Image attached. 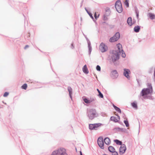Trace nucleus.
<instances>
[{"label":"nucleus","mask_w":155,"mask_h":155,"mask_svg":"<svg viewBox=\"0 0 155 155\" xmlns=\"http://www.w3.org/2000/svg\"><path fill=\"white\" fill-rule=\"evenodd\" d=\"M117 46L118 48H122L121 45L119 43L117 44Z\"/></svg>","instance_id":"nucleus-35"},{"label":"nucleus","mask_w":155,"mask_h":155,"mask_svg":"<svg viewBox=\"0 0 155 155\" xmlns=\"http://www.w3.org/2000/svg\"><path fill=\"white\" fill-rule=\"evenodd\" d=\"M140 29V26H135L134 28V30L135 32H138L139 31Z\"/></svg>","instance_id":"nucleus-25"},{"label":"nucleus","mask_w":155,"mask_h":155,"mask_svg":"<svg viewBox=\"0 0 155 155\" xmlns=\"http://www.w3.org/2000/svg\"><path fill=\"white\" fill-rule=\"evenodd\" d=\"M122 51V54L121 55L122 57H123V58H125L126 57V54H125L123 50V49H120V51Z\"/></svg>","instance_id":"nucleus-30"},{"label":"nucleus","mask_w":155,"mask_h":155,"mask_svg":"<svg viewBox=\"0 0 155 155\" xmlns=\"http://www.w3.org/2000/svg\"><path fill=\"white\" fill-rule=\"evenodd\" d=\"M148 16L149 17L152 19H154L155 18V15L152 13H149L148 14Z\"/></svg>","instance_id":"nucleus-27"},{"label":"nucleus","mask_w":155,"mask_h":155,"mask_svg":"<svg viewBox=\"0 0 155 155\" xmlns=\"http://www.w3.org/2000/svg\"><path fill=\"white\" fill-rule=\"evenodd\" d=\"M83 72L85 74H87L89 73V71L87 69V66L85 65L82 68Z\"/></svg>","instance_id":"nucleus-14"},{"label":"nucleus","mask_w":155,"mask_h":155,"mask_svg":"<svg viewBox=\"0 0 155 155\" xmlns=\"http://www.w3.org/2000/svg\"><path fill=\"white\" fill-rule=\"evenodd\" d=\"M117 116L118 117V118L119 119H120V117L119 115H117Z\"/></svg>","instance_id":"nucleus-44"},{"label":"nucleus","mask_w":155,"mask_h":155,"mask_svg":"<svg viewBox=\"0 0 155 155\" xmlns=\"http://www.w3.org/2000/svg\"><path fill=\"white\" fill-rule=\"evenodd\" d=\"M108 150L111 153L115 151L114 148L112 146H110L108 148Z\"/></svg>","instance_id":"nucleus-20"},{"label":"nucleus","mask_w":155,"mask_h":155,"mask_svg":"<svg viewBox=\"0 0 155 155\" xmlns=\"http://www.w3.org/2000/svg\"><path fill=\"white\" fill-rule=\"evenodd\" d=\"M118 74L116 70H114L111 71L110 73V76L113 79H115L118 77Z\"/></svg>","instance_id":"nucleus-8"},{"label":"nucleus","mask_w":155,"mask_h":155,"mask_svg":"<svg viewBox=\"0 0 155 155\" xmlns=\"http://www.w3.org/2000/svg\"><path fill=\"white\" fill-rule=\"evenodd\" d=\"M138 14H137V17H138Z\"/></svg>","instance_id":"nucleus-48"},{"label":"nucleus","mask_w":155,"mask_h":155,"mask_svg":"<svg viewBox=\"0 0 155 155\" xmlns=\"http://www.w3.org/2000/svg\"><path fill=\"white\" fill-rule=\"evenodd\" d=\"M140 123L139 122V129H140Z\"/></svg>","instance_id":"nucleus-45"},{"label":"nucleus","mask_w":155,"mask_h":155,"mask_svg":"<svg viewBox=\"0 0 155 155\" xmlns=\"http://www.w3.org/2000/svg\"><path fill=\"white\" fill-rule=\"evenodd\" d=\"M124 122L125 124L126 127H128L129 126V123L128 122V121L127 120H124Z\"/></svg>","instance_id":"nucleus-29"},{"label":"nucleus","mask_w":155,"mask_h":155,"mask_svg":"<svg viewBox=\"0 0 155 155\" xmlns=\"http://www.w3.org/2000/svg\"><path fill=\"white\" fill-rule=\"evenodd\" d=\"M89 48H90V45H89Z\"/></svg>","instance_id":"nucleus-46"},{"label":"nucleus","mask_w":155,"mask_h":155,"mask_svg":"<svg viewBox=\"0 0 155 155\" xmlns=\"http://www.w3.org/2000/svg\"><path fill=\"white\" fill-rule=\"evenodd\" d=\"M107 48V46L103 43H101L100 45V48Z\"/></svg>","instance_id":"nucleus-26"},{"label":"nucleus","mask_w":155,"mask_h":155,"mask_svg":"<svg viewBox=\"0 0 155 155\" xmlns=\"http://www.w3.org/2000/svg\"><path fill=\"white\" fill-rule=\"evenodd\" d=\"M143 98L145 99H149L150 100H152L153 99V97L151 95H145L144 96H143Z\"/></svg>","instance_id":"nucleus-18"},{"label":"nucleus","mask_w":155,"mask_h":155,"mask_svg":"<svg viewBox=\"0 0 155 155\" xmlns=\"http://www.w3.org/2000/svg\"><path fill=\"white\" fill-rule=\"evenodd\" d=\"M147 87L143 88L141 91L140 95L142 97L147 95L153 93V90L151 84L148 83L147 84Z\"/></svg>","instance_id":"nucleus-2"},{"label":"nucleus","mask_w":155,"mask_h":155,"mask_svg":"<svg viewBox=\"0 0 155 155\" xmlns=\"http://www.w3.org/2000/svg\"><path fill=\"white\" fill-rule=\"evenodd\" d=\"M83 100L85 103L87 104H90L91 102H92L94 100V99H92L91 100H89L87 98H84L83 99Z\"/></svg>","instance_id":"nucleus-17"},{"label":"nucleus","mask_w":155,"mask_h":155,"mask_svg":"<svg viewBox=\"0 0 155 155\" xmlns=\"http://www.w3.org/2000/svg\"><path fill=\"white\" fill-rule=\"evenodd\" d=\"M9 94V93L8 92H5L4 94V95H3V96L4 97H7V96Z\"/></svg>","instance_id":"nucleus-37"},{"label":"nucleus","mask_w":155,"mask_h":155,"mask_svg":"<svg viewBox=\"0 0 155 155\" xmlns=\"http://www.w3.org/2000/svg\"><path fill=\"white\" fill-rule=\"evenodd\" d=\"M108 49H99V52L102 53H104L107 51Z\"/></svg>","instance_id":"nucleus-32"},{"label":"nucleus","mask_w":155,"mask_h":155,"mask_svg":"<svg viewBox=\"0 0 155 155\" xmlns=\"http://www.w3.org/2000/svg\"><path fill=\"white\" fill-rule=\"evenodd\" d=\"M115 8L119 13H121L123 11L121 3L120 0L117 1L115 4Z\"/></svg>","instance_id":"nucleus-5"},{"label":"nucleus","mask_w":155,"mask_h":155,"mask_svg":"<svg viewBox=\"0 0 155 155\" xmlns=\"http://www.w3.org/2000/svg\"><path fill=\"white\" fill-rule=\"evenodd\" d=\"M29 46H28V45H26V46H25V48H29Z\"/></svg>","instance_id":"nucleus-41"},{"label":"nucleus","mask_w":155,"mask_h":155,"mask_svg":"<svg viewBox=\"0 0 155 155\" xmlns=\"http://www.w3.org/2000/svg\"><path fill=\"white\" fill-rule=\"evenodd\" d=\"M131 106L134 108L136 109H137V103L136 101H134L131 103Z\"/></svg>","instance_id":"nucleus-21"},{"label":"nucleus","mask_w":155,"mask_h":155,"mask_svg":"<svg viewBox=\"0 0 155 155\" xmlns=\"http://www.w3.org/2000/svg\"><path fill=\"white\" fill-rule=\"evenodd\" d=\"M22 89L26 90L27 87V84H24L21 87Z\"/></svg>","instance_id":"nucleus-31"},{"label":"nucleus","mask_w":155,"mask_h":155,"mask_svg":"<svg viewBox=\"0 0 155 155\" xmlns=\"http://www.w3.org/2000/svg\"><path fill=\"white\" fill-rule=\"evenodd\" d=\"M96 69L97 71H100L101 70L100 66L99 65H97L96 67Z\"/></svg>","instance_id":"nucleus-33"},{"label":"nucleus","mask_w":155,"mask_h":155,"mask_svg":"<svg viewBox=\"0 0 155 155\" xmlns=\"http://www.w3.org/2000/svg\"><path fill=\"white\" fill-rule=\"evenodd\" d=\"M154 78H155V69H154Z\"/></svg>","instance_id":"nucleus-42"},{"label":"nucleus","mask_w":155,"mask_h":155,"mask_svg":"<svg viewBox=\"0 0 155 155\" xmlns=\"http://www.w3.org/2000/svg\"><path fill=\"white\" fill-rule=\"evenodd\" d=\"M153 68H152L150 69V70L149 71V73H151L152 72V71L153 70Z\"/></svg>","instance_id":"nucleus-40"},{"label":"nucleus","mask_w":155,"mask_h":155,"mask_svg":"<svg viewBox=\"0 0 155 155\" xmlns=\"http://www.w3.org/2000/svg\"><path fill=\"white\" fill-rule=\"evenodd\" d=\"M114 141L118 145H122V142L121 141L117 139H115L114 140Z\"/></svg>","instance_id":"nucleus-19"},{"label":"nucleus","mask_w":155,"mask_h":155,"mask_svg":"<svg viewBox=\"0 0 155 155\" xmlns=\"http://www.w3.org/2000/svg\"><path fill=\"white\" fill-rule=\"evenodd\" d=\"M88 53L89 55H90L92 51V49H88Z\"/></svg>","instance_id":"nucleus-39"},{"label":"nucleus","mask_w":155,"mask_h":155,"mask_svg":"<svg viewBox=\"0 0 155 155\" xmlns=\"http://www.w3.org/2000/svg\"><path fill=\"white\" fill-rule=\"evenodd\" d=\"M113 130L116 132L121 131L125 132L126 129L125 128H120L119 127H117L114 128Z\"/></svg>","instance_id":"nucleus-11"},{"label":"nucleus","mask_w":155,"mask_h":155,"mask_svg":"<svg viewBox=\"0 0 155 155\" xmlns=\"http://www.w3.org/2000/svg\"><path fill=\"white\" fill-rule=\"evenodd\" d=\"M124 4L128 7L129 6V1L128 0H124Z\"/></svg>","instance_id":"nucleus-28"},{"label":"nucleus","mask_w":155,"mask_h":155,"mask_svg":"<svg viewBox=\"0 0 155 155\" xmlns=\"http://www.w3.org/2000/svg\"><path fill=\"white\" fill-rule=\"evenodd\" d=\"M127 22L128 24L130 26H131L132 25V19L131 17H129L127 20Z\"/></svg>","instance_id":"nucleus-22"},{"label":"nucleus","mask_w":155,"mask_h":155,"mask_svg":"<svg viewBox=\"0 0 155 155\" xmlns=\"http://www.w3.org/2000/svg\"><path fill=\"white\" fill-rule=\"evenodd\" d=\"M80 155H83L81 151L80 152Z\"/></svg>","instance_id":"nucleus-43"},{"label":"nucleus","mask_w":155,"mask_h":155,"mask_svg":"<svg viewBox=\"0 0 155 155\" xmlns=\"http://www.w3.org/2000/svg\"><path fill=\"white\" fill-rule=\"evenodd\" d=\"M39 50L41 52H42V51H41L39 49Z\"/></svg>","instance_id":"nucleus-47"},{"label":"nucleus","mask_w":155,"mask_h":155,"mask_svg":"<svg viewBox=\"0 0 155 155\" xmlns=\"http://www.w3.org/2000/svg\"><path fill=\"white\" fill-rule=\"evenodd\" d=\"M102 124H101L100 123L93 124V126L92 129H93L94 130H95L96 129V128L99 127L102 125Z\"/></svg>","instance_id":"nucleus-13"},{"label":"nucleus","mask_w":155,"mask_h":155,"mask_svg":"<svg viewBox=\"0 0 155 155\" xmlns=\"http://www.w3.org/2000/svg\"><path fill=\"white\" fill-rule=\"evenodd\" d=\"M52 155H68L66 150L63 148H61L57 150L54 151Z\"/></svg>","instance_id":"nucleus-4"},{"label":"nucleus","mask_w":155,"mask_h":155,"mask_svg":"<svg viewBox=\"0 0 155 155\" xmlns=\"http://www.w3.org/2000/svg\"><path fill=\"white\" fill-rule=\"evenodd\" d=\"M99 15V14H98L97 16V14L96 12H95L94 15V16L95 18L96 19H97V18H98Z\"/></svg>","instance_id":"nucleus-38"},{"label":"nucleus","mask_w":155,"mask_h":155,"mask_svg":"<svg viewBox=\"0 0 155 155\" xmlns=\"http://www.w3.org/2000/svg\"><path fill=\"white\" fill-rule=\"evenodd\" d=\"M92 18H93V17H92Z\"/></svg>","instance_id":"nucleus-49"},{"label":"nucleus","mask_w":155,"mask_h":155,"mask_svg":"<svg viewBox=\"0 0 155 155\" xmlns=\"http://www.w3.org/2000/svg\"><path fill=\"white\" fill-rule=\"evenodd\" d=\"M87 115L89 119L92 120L98 116V114L96 110L93 108L90 109L88 110L87 113Z\"/></svg>","instance_id":"nucleus-3"},{"label":"nucleus","mask_w":155,"mask_h":155,"mask_svg":"<svg viewBox=\"0 0 155 155\" xmlns=\"http://www.w3.org/2000/svg\"><path fill=\"white\" fill-rule=\"evenodd\" d=\"M98 93V96L100 98H103L104 97V96L103 94L101 93V91L98 89H97Z\"/></svg>","instance_id":"nucleus-23"},{"label":"nucleus","mask_w":155,"mask_h":155,"mask_svg":"<svg viewBox=\"0 0 155 155\" xmlns=\"http://www.w3.org/2000/svg\"><path fill=\"white\" fill-rule=\"evenodd\" d=\"M126 148L124 144H123L120 146L119 149V152L120 154H123L125 152Z\"/></svg>","instance_id":"nucleus-10"},{"label":"nucleus","mask_w":155,"mask_h":155,"mask_svg":"<svg viewBox=\"0 0 155 155\" xmlns=\"http://www.w3.org/2000/svg\"><path fill=\"white\" fill-rule=\"evenodd\" d=\"M110 119L111 120L115 122H117L118 121V120H117V118L114 117H111Z\"/></svg>","instance_id":"nucleus-24"},{"label":"nucleus","mask_w":155,"mask_h":155,"mask_svg":"<svg viewBox=\"0 0 155 155\" xmlns=\"http://www.w3.org/2000/svg\"><path fill=\"white\" fill-rule=\"evenodd\" d=\"M120 37V33L118 32H117L113 37L110 39L109 41L112 42L117 41L119 38Z\"/></svg>","instance_id":"nucleus-6"},{"label":"nucleus","mask_w":155,"mask_h":155,"mask_svg":"<svg viewBox=\"0 0 155 155\" xmlns=\"http://www.w3.org/2000/svg\"><path fill=\"white\" fill-rule=\"evenodd\" d=\"M93 126V124H89V129L90 130H94L93 129H92Z\"/></svg>","instance_id":"nucleus-34"},{"label":"nucleus","mask_w":155,"mask_h":155,"mask_svg":"<svg viewBox=\"0 0 155 155\" xmlns=\"http://www.w3.org/2000/svg\"><path fill=\"white\" fill-rule=\"evenodd\" d=\"M112 106L113 107H114L115 110L118 113H121V111L120 109L118 107H117L114 104H112Z\"/></svg>","instance_id":"nucleus-16"},{"label":"nucleus","mask_w":155,"mask_h":155,"mask_svg":"<svg viewBox=\"0 0 155 155\" xmlns=\"http://www.w3.org/2000/svg\"><path fill=\"white\" fill-rule=\"evenodd\" d=\"M104 141L107 145L110 144V140L108 137L105 138L104 140Z\"/></svg>","instance_id":"nucleus-15"},{"label":"nucleus","mask_w":155,"mask_h":155,"mask_svg":"<svg viewBox=\"0 0 155 155\" xmlns=\"http://www.w3.org/2000/svg\"><path fill=\"white\" fill-rule=\"evenodd\" d=\"M124 75L128 79H130V76L129 75L130 73V71L129 69L124 68Z\"/></svg>","instance_id":"nucleus-9"},{"label":"nucleus","mask_w":155,"mask_h":155,"mask_svg":"<svg viewBox=\"0 0 155 155\" xmlns=\"http://www.w3.org/2000/svg\"><path fill=\"white\" fill-rule=\"evenodd\" d=\"M112 155H118V153L116 151L112 152Z\"/></svg>","instance_id":"nucleus-36"},{"label":"nucleus","mask_w":155,"mask_h":155,"mask_svg":"<svg viewBox=\"0 0 155 155\" xmlns=\"http://www.w3.org/2000/svg\"><path fill=\"white\" fill-rule=\"evenodd\" d=\"M68 90L69 92V94L71 99L72 100V89L71 87L68 86Z\"/></svg>","instance_id":"nucleus-12"},{"label":"nucleus","mask_w":155,"mask_h":155,"mask_svg":"<svg viewBox=\"0 0 155 155\" xmlns=\"http://www.w3.org/2000/svg\"><path fill=\"white\" fill-rule=\"evenodd\" d=\"M120 49H111L109 51L108 58L110 63H115L118 61L120 57Z\"/></svg>","instance_id":"nucleus-1"},{"label":"nucleus","mask_w":155,"mask_h":155,"mask_svg":"<svg viewBox=\"0 0 155 155\" xmlns=\"http://www.w3.org/2000/svg\"><path fill=\"white\" fill-rule=\"evenodd\" d=\"M97 143L99 147L102 149H104V141L102 137H99L97 139Z\"/></svg>","instance_id":"nucleus-7"}]
</instances>
